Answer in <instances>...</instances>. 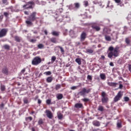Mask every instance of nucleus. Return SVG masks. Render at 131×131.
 <instances>
[{
  "mask_svg": "<svg viewBox=\"0 0 131 131\" xmlns=\"http://www.w3.org/2000/svg\"><path fill=\"white\" fill-rule=\"evenodd\" d=\"M119 49L118 48H116L114 49V48L112 46L108 48V51L110 52L107 54L108 58L110 59H112L113 57L116 58L119 56V53L118 52V50Z\"/></svg>",
  "mask_w": 131,
  "mask_h": 131,
  "instance_id": "1",
  "label": "nucleus"
},
{
  "mask_svg": "<svg viewBox=\"0 0 131 131\" xmlns=\"http://www.w3.org/2000/svg\"><path fill=\"white\" fill-rule=\"evenodd\" d=\"M92 91L91 88H83L78 93V95L82 97H86L88 94H90Z\"/></svg>",
  "mask_w": 131,
  "mask_h": 131,
  "instance_id": "2",
  "label": "nucleus"
},
{
  "mask_svg": "<svg viewBox=\"0 0 131 131\" xmlns=\"http://www.w3.org/2000/svg\"><path fill=\"white\" fill-rule=\"evenodd\" d=\"M101 102L102 104H106L109 102V98H108V95L105 92H102L101 93Z\"/></svg>",
  "mask_w": 131,
  "mask_h": 131,
  "instance_id": "3",
  "label": "nucleus"
},
{
  "mask_svg": "<svg viewBox=\"0 0 131 131\" xmlns=\"http://www.w3.org/2000/svg\"><path fill=\"white\" fill-rule=\"evenodd\" d=\"M41 61L42 60L39 56H36L33 59L32 64L35 66H37L38 64H40V63H41Z\"/></svg>",
  "mask_w": 131,
  "mask_h": 131,
  "instance_id": "4",
  "label": "nucleus"
},
{
  "mask_svg": "<svg viewBox=\"0 0 131 131\" xmlns=\"http://www.w3.org/2000/svg\"><path fill=\"white\" fill-rule=\"evenodd\" d=\"M91 27L94 31L99 32L101 30V27L97 23H93L91 24Z\"/></svg>",
  "mask_w": 131,
  "mask_h": 131,
  "instance_id": "5",
  "label": "nucleus"
},
{
  "mask_svg": "<svg viewBox=\"0 0 131 131\" xmlns=\"http://www.w3.org/2000/svg\"><path fill=\"white\" fill-rule=\"evenodd\" d=\"M122 96H123V92L121 91H119L117 95L114 98V102L116 103V102H118L122 98Z\"/></svg>",
  "mask_w": 131,
  "mask_h": 131,
  "instance_id": "6",
  "label": "nucleus"
},
{
  "mask_svg": "<svg viewBox=\"0 0 131 131\" xmlns=\"http://www.w3.org/2000/svg\"><path fill=\"white\" fill-rule=\"evenodd\" d=\"M9 30L7 28H3L0 30V38L2 37H5L8 33Z\"/></svg>",
  "mask_w": 131,
  "mask_h": 131,
  "instance_id": "7",
  "label": "nucleus"
},
{
  "mask_svg": "<svg viewBox=\"0 0 131 131\" xmlns=\"http://www.w3.org/2000/svg\"><path fill=\"white\" fill-rule=\"evenodd\" d=\"M34 4V2L33 1H30L26 3V5H24L23 6V8L26 9H33V7H32V5Z\"/></svg>",
  "mask_w": 131,
  "mask_h": 131,
  "instance_id": "8",
  "label": "nucleus"
},
{
  "mask_svg": "<svg viewBox=\"0 0 131 131\" xmlns=\"http://www.w3.org/2000/svg\"><path fill=\"white\" fill-rule=\"evenodd\" d=\"M36 12H32L30 16H29V20L33 22V21H35L36 20Z\"/></svg>",
  "mask_w": 131,
  "mask_h": 131,
  "instance_id": "9",
  "label": "nucleus"
},
{
  "mask_svg": "<svg viewBox=\"0 0 131 131\" xmlns=\"http://www.w3.org/2000/svg\"><path fill=\"white\" fill-rule=\"evenodd\" d=\"M110 32H111V29L108 27H105L103 29L102 34L103 35H107V34H110Z\"/></svg>",
  "mask_w": 131,
  "mask_h": 131,
  "instance_id": "10",
  "label": "nucleus"
},
{
  "mask_svg": "<svg viewBox=\"0 0 131 131\" xmlns=\"http://www.w3.org/2000/svg\"><path fill=\"white\" fill-rule=\"evenodd\" d=\"M45 113L46 114V116L49 119H52L54 116H53V113H52V112L50 110H46L45 112Z\"/></svg>",
  "mask_w": 131,
  "mask_h": 131,
  "instance_id": "11",
  "label": "nucleus"
},
{
  "mask_svg": "<svg viewBox=\"0 0 131 131\" xmlns=\"http://www.w3.org/2000/svg\"><path fill=\"white\" fill-rule=\"evenodd\" d=\"M68 16H67L66 15H63V16L60 15L57 17H56V21L57 22H62L63 21V20H64V18H68Z\"/></svg>",
  "mask_w": 131,
  "mask_h": 131,
  "instance_id": "12",
  "label": "nucleus"
},
{
  "mask_svg": "<svg viewBox=\"0 0 131 131\" xmlns=\"http://www.w3.org/2000/svg\"><path fill=\"white\" fill-rule=\"evenodd\" d=\"M2 72L5 75H8L9 74V69L7 67H3L2 69Z\"/></svg>",
  "mask_w": 131,
  "mask_h": 131,
  "instance_id": "13",
  "label": "nucleus"
},
{
  "mask_svg": "<svg viewBox=\"0 0 131 131\" xmlns=\"http://www.w3.org/2000/svg\"><path fill=\"white\" fill-rule=\"evenodd\" d=\"M86 33H85V32H83L81 34V36H80V41H84V40L85 39V38H86Z\"/></svg>",
  "mask_w": 131,
  "mask_h": 131,
  "instance_id": "14",
  "label": "nucleus"
},
{
  "mask_svg": "<svg viewBox=\"0 0 131 131\" xmlns=\"http://www.w3.org/2000/svg\"><path fill=\"white\" fill-rule=\"evenodd\" d=\"M107 85L112 86L113 88H116L118 85V83L114 82H108Z\"/></svg>",
  "mask_w": 131,
  "mask_h": 131,
  "instance_id": "15",
  "label": "nucleus"
},
{
  "mask_svg": "<svg viewBox=\"0 0 131 131\" xmlns=\"http://www.w3.org/2000/svg\"><path fill=\"white\" fill-rule=\"evenodd\" d=\"M74 107L76 109H82L83 108V105L82 103H77L75 104Z\"/></svg>",
  "mask_w": 131,
  "mask_h": 131,
  "instance_id": "16",
  "label": "nucleus"
},
{
  "mask_svg": "<svg viewBox=\"0 0 131 131\" xmlns=\"http://www.w3.org/2000/svg\"><path fill=\"white\" fill-rule=\"evenodd\" d=\"M26 24H27V27H30V26H32L33 25V23H32V21L29 20H26Z\"/></svg>",
  "mask_w": 131,
  "mask_h": 131,
  "instance_id": "17",
  "label": "nucleus"
},
{
  "mask_svg": "<svg viewBox=\"0 0 131 131\" xmlns=\"http://www.w3.org/2000/svg\"><path fill=\"white\" fill-rule=\"evenodd\" d=\"M93 3L94 5H98V6H100V7H102V2H99L98 0H95L93 2Z\"/></svg>",
  "mask_w": 131,
  "mask_h": 131,
  "instance_id": "18",
  "label": "nucleus"
},
{
  "mask_svg": "<svg viewBox=\"0 0 131 131\" xmlns=\"http://www.w3.org/2000/svg\"><path fill=\"white\" fill-rule=\"evenodd\" d=\"M50 41L52 42V43H57V42H58V41H57V38L56 37L51 38Z\"/></svg>",
  "mask_w": 131,
  "mask_h": 131,
  "instance_id": "19",
  "label": "nucleus"
},
{
  "mask_svg": "<svg viewBox=\"0 0 131 131\" xmlns=\"http://www.w3.org/2000/svg\"><path fill=\"white\" fill-rule=\"evenodd\" d=\"M93 125H94V126H100V125H101L100 122H99L98 121H93Z\"/></svg>",
  "mask_w": 131,
  "mask_h": 131,
  "instance_id": "20",
  "label": "nucleus"
},
{
  "mask_svg": "<svg viewBox=\"0 0 131 131\" xmlns=\"http://www.w3.org/2000/svg\"><path fill=\"white\" fill-rule=\"evenodd\" d=\"M51 34H52L53 36H59V34H60V32L54 31L52 32Z\"/></svg>",
  "mask_w": 131,
  "mask_h": 131,
  "instance_id": "21",
  "label": "nucleus"
},
{
  "mask_svg": "<svg viewBox=\"0 0 131 131\" xmlns=\"http://www.w3.org/2000/svg\"><path fill=\"white\" fill-rule=\"evenodd\" d=\"M57 117L59 120L63 119V114H62L61 113H58Z\"/></svg>",
  "mask_w": 131,
  "mask_h": 131,
  "instance_id": "22",
  "label": "nucleus"
},
{
  "mask_svg": "<svg viewBox=\"0 0 131 131\" xmlns=\"http://www.w3.org/2000/svg\"><path fill=\"white\" fill-rule=\"evenodd\" d=\"M100 77L102 80H105V79H106V75H105V74L104 73L100 74Z\"/></svg>",
  "mask_w": 131,
  "mask_h": 131,
  "instance_id": "23",
  "label": "nucleus"
},
{
  "mask_svg": "<svg viewBox=\"0 0 131 131\" xmlns=\"http://www.w3.org/2000/svg\"><path fill=\"white\" fill-rule=\"evenodd\" d=\"M14 39L15 41H17V42H20L21 41V39H20V37L18 36H15Z\"/></svg>",
  "mask_w": 131,
  "mask_h": 131,
  "instance_id": "24",
  "label": "nucleus"
},
{
  "mask_svg": "<svg viewBox=\"0 0 131 131\" xmlns=\"http://www.w3.org/2000/svg\"><path fill=\"white\" fill-rule=\"evenodd\" d=\"M56 98L58 100H62V99H63V94H58Z\"/></svg>",
  "mask_w": 131,
  "mask_h": 131,
  "instance_id": "25",
  "label": "nucleus"
},
{
  "mask_svg": "<svg viewBox=\"0 0 131 131\" xmlns=\"http://www.w3.org/2000/svg\"><path fill=\"white\" fill-rule=\"evenodd\" d=\"M125 42L126 45H130V40L129 39V37H127L125 38Z\"/></svg>",
  "mask_w": 131,
  "mask_h": 131,
  "instance_id": "26",
  "label": "nucleus"
},
{
  "mask_svg": "<svg viewBox=\"0 0 131 131\" xmlns=\"http://www.w3.org/2000/svg\"><path fill=\"white\" fill-rule=\"evenodd\" d=\"M23 102L24 104H28V103H29V101H28V98H27V97H25L23 99Z\"/></svg>",
  "mask_w": 131,
  "mask_h": 131,
  "instance_id": "27",
  "label": "nucleus"
},
{
  "mask_svg": "<svg viewBox=\"0 0 131 131\" xmlns=\"http://www.w3.org/2000/svg\"><path fill=\"white\" fill-rule=\"evenodd\" d=\"M98 111H101V112H103L104 111V107L102 105H99L98 108Z\"/></svg>",
  "mask_w": 131,
  "mask_h": 131,
  "instance_id": "28",
  "label": "nucleus"
},
{
  "mask_svg": "<svg viewBox=\"0 0 131 131\" xmlns=\"http://www.w3.org/2000/svg\"><path fill=\"white\" fill-rule=\"evenodd\" d=\"M83 4L85 8H86V7H89V2L88 1H83Z\"/></svg>",
  "mask_w": 131,
  "mask_h": 131,
  "instance_id": "29",
  "label": "nucleus"
},
{
  "mask_svg": "<svg viewBox=\"0 0 131 131\" xmlns=\"http://www.w3.org/2000/svg\"><path fill=\"white\" fill-rule=\"evenodd\" d=\"M105 38L106 40L107 41H111V37H110V36H107V35H104Z\"/></svg>",
  "mask_w": 131,
  "mask_h": 131,
  "instance_id": "30",
  "label": "nucleus"
},
{
  "mask_svg": "<svg viewBox=\"0 0 131 131\" xmlns=\"http://www.w3.org/2000/svg\"><path fill=\"white\" fill-rule=\"evenodd\" d=\"M127 27L124 26V31L122 33V34H126V32H127Z\"/></svg>",
  "mask_w": 131,
  "mask_h": 131,
  "instance_id": "31",
  "label": "nucleus"
},
{
  "mask_svg": "<svg viewBox=\"0 0 131 131\" xmlns=\"http://www.w3.org/2000/svg\"><path fill=\"white\" fill-rule=\"evenodd\" d=\"M60 89H61V84H56L55 88V89L56 90V91H58V90H60Z\"/></svg>",
  "mask_w": 131,
  "mask_h": 131,
  "instance_id": "32",
  "label": "nucleus"
},
{
  "mask_svg": "<svg viewBox=\"0 0 131 131\" xmlns=\"http://www.w3.org/2000/svg\"><path fill=\"white\" fill-rule=\"evenodd\" d=\"M47 81L48 82H52L53 81V77H49L47 78Z\"/></svg>",
  "mask_w": 131,
  "mask_h": 131,
  "instance_id": "33",
  "label": "nucleus"
},
{
  "mask_svg": "<svg viewBox=\"0 0 131 131\" xmlns=\"http://www.w3.org/2000/svg\"><path fill=\"white\" fill-rule=\"evenodd\" d=\"M44 47H45V45H43V44L42 43H40L37 45L38 49H43Z\"/></svg>",
  "mask_w": 131,
  "mask_h": 131,
  "instance_id": "34",
  "label": "nucleus"
},
{
  "mask_svg": "<svg viewBox=\"0 0 131 131\" xmlns=\"http://www.w3.org/2000/svg\"><path fill=\"white\" fill-rule=\"evenodd\" d=\"M75 61L79 65H81V60H80V58H76Z\"/></svg>",
  "mask_w": 131,
  "mask_h": 131,
  "instance_id": "35",
  "label": "nucleus"
},
{
  "mask_svg": "<svg viewBox=\"0 0 131 131\" xmlns=\"http://www.w3.org/2000/svg\"><path fill=\"white\" fill-rule=\"evenodd\" d=\"M38 124L39 125H41V124H43V120L42 119H40L38 121Z\"/></svg>",
  "mask_w": 131,
  "mask_h": 131,
  "instance_id": "36",
  "label": "nucleus"
},
{
  "mask_svg": "<svg viewBox=\"0 0 131 131\" xmlns=\"http://www.w3.org/2000/svg\"><path fill=\"white\" fill-rule=\"evenodd\" d=\"M25 120L26 121H31L32 120V117H26Z\"/></svg>",
  "mask_w": 131,
  "mask_h": 131,
  "instance_id": "37",
  "label": "nucleus"
},
{
  "mask_svg": "<svg viewBox=\"0 0 131 131\" xmlns=\"http://www.w3.org/2000/svg\"><path fill=\"white\" fill-rule=\"evenodd\" d=\"M56 59H57L56 56H53L51 58V63H54V62H55L56 61Z\"/></svg>",
  "mask_w": 131,
  "mask_h": 131,
  "instance_id": "38",
  "label": "nucleus"
},
{
  "mask_svg": "<svg viewBox=\"0 0 131 131\" xmlns=\"http://www.w3.org/2000/svg\"><path fill=\"white\" fill-rule=\"evenodd\" d=\"M1 90L2 92H5V91L6 90V86L4 85H1Z\"/></svg>",
  "mask_w": 131,
  "mask_h": 131,
  "instance_id": "39",
  "label": "nucleus"
},
{
  "mask_svg": "<svg viewBox=\"0 0 131 131\" xmlns=\"http://www.w3.org/2000/svg\"><path fill=\"white\" fill-rule=\"evenodd\" d=\"M3 47L5 50H10V46L8 45H5Z\"/></svg>",
  "mask_w": 131,
  "mask_h": 131,
  "instance_id": "40",
  "label": "nucleus"
},
{
  "mask_svg": "<svg viewBox=\"0 0 131 131\" xmlns=\"http://www.w3.org/2000/svg\"><path fill=\"white\" fill-rule=\"evenodd\" d=\"M58 48L60 49L61 53L62 54H63V53L65 52L64 51V48H63V47H62L61 46H58Z\"/></svg>",
  "mask_w": 131,
  "mask_h": 131,
  "instance_id": "41",
  "label": "nucleus"
},
{
  "mask_svg": "<svg viewBox=\"0 0 131 131\" xmlns=\"http://www.w3.org/2000/svg\"><path fill=\"white\" fill-rule=\"evenodd\" d=\"M74 6H75V7L76 8V9H79V7H80V5H79V3H74Z\"/></svg>",
  "mask_w": 131,
  "mask_h": 131,
  "instance_id": "42",
  "label": "nucleus"
},
{
  "mask_svg": "<svg viewBox=\"0 0 131 131\" xmlns=\"http://www.w3.org/2000/svg\"><path fill=\"white\" fill-rule=\"evenodd\" d=\"M52 102V100L51 99H48L46 100V103L47 104V105H51V103Z\"/></svg>",
  "mask_w": 131,
  "mask_h": 131,
  "instance_id": "43",
  "label": "nucleus"
},
{
  "mask_svg": "<svg viewBox=\"0 0 131 131\" xmlns=\"http://www.w3.org/2000/svg\"><path fill=\"white\" fill-rule=\"evenodd\" d=\"M82 101H83V102H85V103H87V102L90 101V99L89 98H83L82 99Z\"/></svg>",
  "mask_w": 131,
  "mask_h": 131,
  "instance_id": "44",
  "label": "nucleus"
},
{
  "mask_svg": "<svg viewBox=\"0 0 131 131\" xmlns=\"http://www.w3.org/2000/svg\"><path fill=\"white\" fill-rule=\"evenodd\" d=\"M44 74L46 75H51L52 74V72L51 71H48L44 73Z\"/></svg>",
  "mask_w": 131,
  "mask_h": 131,
  "instance_id": "45",
  "label": "nucleus"
},
{
  "mask_svg": "<svg viewBox=\"0 0 131 131\" xmlns=\"http://www.w3.org/2000/svg\"><path fill=\"white\" fill-rule=\"evenodd\" d=\"M3 4H5L7 6L9 5V2H8V0H2Z\"/></svg>",
  "mask_w": 131,
  "mask_h": 131,
  "instance_id": "46",
  "label": "nucleus"
},
{
  "mask_svg": "<svg viewBox=\"0 0 131 131\" xmlns=\"http://www.w3.org/2000/svg\"><path fill=\"white\" fill-rule=\"evenodd\" d=\"M37 40L36 39H31L30 40V42H32V43H34L36 42Z\"/></svg>",
  "mask_w": 131,
  "mask_h": 131,
  "instance_id": "47",
  "label": "nucleus"
},
{
  "mask_svg": "<svg viewBox=\"0 0 131 131\" xmlns=\"http://www.w3.org/2000/svg\"><path fill=\"white\" fill-rule=\"evenodd\" d=\"M87 79L89 80H93V77H92V76L88 75L87 76Z\"/></svg>",
  "mask_w": 131,
  "mask_h": 131,
  "instance_id": "48",
  "label": "nucleus"
},
{
  "mask_svg": "<svg viewBox=\"0 0 131 131\" xmlns=\"http://www.w3.org/2000/svg\"><path fill=\"white\" fill-rule=\"evenodd\" d=\"M5 108V104L4 103H2L0 104V109L1 110H3Z\"/></svg>",
  "mask_w": 131,
  "mask_h": 131,
  "instance_id": "49",
  "label": "nucleus"
},
{
  "mask_svg": "<svg viewBox=\"0 0 131 131\" xmlns=\"http://www.w3.org/2000/svg\"><path fill=\"white\" fill-rule=\"evenodd\" d=\"M87 52H88V53H89L90 54H93V53H94V50H93L92 49H88V50H87Z\"/></svg>",
  "mask_w": 131,
  "mask_h": 131,
  "instance_id": "50",
  "label": "nucleus"
},
{
  "mask_svg": "<svg viewBox=\"0 0 131 131\" xmlns=\"http://www.w3.org/2000/svg\"><path fill=\"white\" fill-rule=\"evenodd\" d=\"M124 100L125 102H128V101H129V98L127 97H125L124 98Z\"/></svg>",
  "mask_w": 131,
  "mask_h": 131,
  "instance_id": "51",
  "label": "nucleus"
},
{
  "mask_svg": "<svg viewBox=\"0 0 131 131\" xmlns=\"http://www.w3.org/2000/svg\"><path fill=\"white\" fill-rule=\"evenodd\" d=\"M4 16H5V17H6V18H7V17H9V13H8V12H4Z\"/></svg>",
  "mask_w": 131,
  "mask_h": 131,
  "instance_id": "52",
  "label": "nucleus"
},
{
  "mask_svg": "<svg viewBox=\"0 0 131 131\" xmlns=\"http://www.w3.org/2000/svg\"><path fill=\"white\" fill-rule=\"evenodd\" d=\"M116 4H120L121 3V0H114Z\"/></svg>",
  "mask_w": 131,
  "mask_h": 131,
  "instance_id": "53",
  "label": "nucleus"
},
{
  "mask_svg": "<svg viewBox=\"0 0 131 131\" xmlns=\"http://www.w3.org/2000/svg\"><path fill=\"white\" fill-rule=\"evenodd\" d=\"M117 126L118 127H119V128L122 127V126L121 125V123L120 122L117 123Z\"/></svg>",
  "mask_w": 131,
  "mask_h": 131,
  "instance_id": "54",
  "label": "nucleus"
},
{
  "mask_svg": "<svg viewBox=\"0 0 131 131\" xmlns=\"http://www.w3.org/2000/svg\"><path fill=\"white\" fill-rule=\"evenodd\" d=\"M123 88V85L122 84H120L119 86V89L121 90V89H122Z\"/></svg>",
  "mask_w": 131,
  "mask_h": 131,
  "instance_id": "55",
  "label": "nucleus"
},
{
  "mask_svg": "<svg viewBox=\"0 0 131 131\" xmlns=\"http://www.w3.org/2000/svg\"><path fill=\"white\" fill-rule=\"evenodd\" d=\"M71 90H76V89H77V88L76 87V86H74L71 87Z\"/></svg>",
  "mask_w": 131,
  "mask_h": 131,
  "instance_id": "56",
  "label": "nucleus"
},
{
  "mask_svg": "<svg viewBox=\"0 0 131 131\" xmlns=\"http://www.w3.org/2000/svg\"><path fill=\"white\" fill-rule=\"evenodd\" d=\"M3 19H4V15H0V21H2Z\"/></svg>",
  "mask_w": 131,
  "mask_h": 131,
  "instance_id": "57",
  "label": "nucleus"
},
{
  "mask_svg": "<svg viewBox=\"0 0 131 131\" xmlns=\"http://www.w3.org/2000/svg\"><path fill=\"white\" fill-rule=\"evenodd\" d=\"M38 104H39V105L41 104V100L40 99H38Z\"/></svg>",
  "mask_w": 131,
  "mask_h": 131,
  "instance_id": "58",
  "label": "nucleus"
},
{
  "mask_svg": "<svg viewBox=\"0 0 131 131\" xmlns=\"http://www.w3.org/2000/svg\"><path fill=\"white\" fill-rule=\"evenodd\" d=\"M25 71H26L25 69H23V70H21V73H23V74L24 73V72H25Z\"/></svg>",
  "mask_w": 131,
  "mask_h": 131,
  "instance_id": "59",
  "label": "nucleus"
},
{
  "mask_svg": "<svg viewBox=\"0 0 131 131\" xmlns=\"http://www.w3.org/2000/svg\"><path fill=\"white\" fill-rule=\"evenodd\" d=\"M24 13L25 15H29V12H28V11H25Z\"/></svg>",
  "mask_w": 131,
  "mask_h": 131,
  "instance_id": "60",
  "label": "nucleus"
},
{
  "mask_svg": "<svg viewBox=\"0 0 131 131\" xmlns=\"http://www.w3.org/2000/svg\"><path fill=\"white\" fill-rule=\"evenodd\" d=\"M44 33H45L46 35H48V31H47V30H45L44 31Z\"/></svg>",
  "mask_w": 131,
  "mask_h": 131,
  "instance_id": "61",
  "label": "nucleus"
},
{
  "mask_svg": "<svg viewBox=\"0 0 131 131\" xmlns=\"http://www.w3.org/2000/svg\"><path fill=\"white\" fill-rule=\"evenodd\" d=\"M110 66H112V67L114 66V64H113V62H112L110 63Z\"/></svg>",
  "mask_w": 131,
  "mask_h": 131,
  "instance_id": "62",
  "label": "nucleus"
},
{
  "mask_svg": "<svg viewBox=\"0 0 131 131\" xmlns=\"http://www.w3.org/2000/svg\"><path fill=\"white\" fill-rule=\"evenodd\" d=\"M93 131H100V129H94Z\"/></svg>",
  "mask_w": 131,
  "mask_h": 131,
  "instance_id": "63",
  "label": "nucleus"
},
{
  "mask_svg": "<svg viewBox=\"0 0 131 131\" xmlns=\"http://www.w3.org/2000/svg\"><path fill=\"white\" fill-rule=\"evenodd\" d=\"M101 59H103L104 60V59H105V56L102 55V56H101Z\"/></svg>",
  "mask_w": 131,
  "mask_h": 131,
  "instance_id": "64",
  "label": "nucleus"
}]
</instances>
